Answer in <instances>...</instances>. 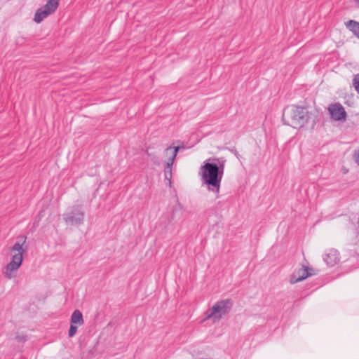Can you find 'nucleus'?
I'll list each match as a JSON object with an SVG mask.
<instances>
[{"instance_id":"10","label":"nucleus","mask_w":359,"mask_h":359,"mask_svg":"<svg viewBox=\"0 0 359 359\" xmlns=\"http://www.w3.org/2000/svg\"><path fill=\"white\" fill-rule=\"evenodd\" d=\"M323 260L328 266H334L339 261V252L337 250L330 249L323 256Z\"/></svg>"},{"instance_id":"11","label":"nucleus","mask_w":359,"mask_h":359,"mask_svg":"<svg viewBox=\"0 0 359 359\" xmlns=\"http://www.w3.org/2000/svg\"><path fill=\"white\" fill-rule=\"evenodd\" d=\"M70 323L71 324L77 326H81L83 325L84 320L83 318V314L79 310L76 309L74 311L71 316Z\"/></svg>"},{"instance_id":"6","label":"nucleus","mask_w":359,"mask_h":359,"mask_svg":"<svg viewBox=\"0 0 359 359\" xmlns=\"http://www.w3.org/2000/svg\"><path fill=\"white\" fill-rule=\"evenodd\" d=\"M179 149V147H168L165 150V156H168V161L164 168V175L165 180L168 182L169 187H171L172 184V166L174 163Z\"/></svg>"},{"instance_id":"7","label":"nucleus","mask_w":359,"mask_h":359,"mask_svg":"<svg viewBox=\"0 0 359 359\" xmlns=\"http://www.w3.org/2000/svg\"><path fill=\"white\" fill-rule=\"evenodd\" d=\"M63 219L68 224L80 225L83 223L84 212L81 210V206H74L69 212L63 215Z\"/></svg>"},{"instance_id":"5","label":"nucleus","mask_w":359,"mask_h":359,"mask_svg":"<svg viewBox=\"0 0 359 359\" xmlns=\"http://www.w3.org/2000/svg\"><path fill=\"white\" fill-rule=\"evenodd\" d=\"M59 2L60 0H48L43 6L38 8L34 17V22L40 23L43 19L53 13L57 8Z\"/></svg>"},{"instance_id":"12","label":"nucleus","mask_w":359,"mask_h":359,"mask_svg":"<svg viewBox=\"0 0 359 359\" xmlns=\"http://www.w3.org/2000/svg\"><path fill=\"white\" fill-rule=\"evenodd\" d=\"M346 27L359 39V22L355 20H349L346 22Z\"/></svg>"},{"instance_id":"4","label":"nucleus","mask_w":359,"mask_h":359,"mask_svg":"<svg viewBox=\"0 0 359 359\" xmlns=\"http://www.w3.org/2000/svg\"><path fill=\"white\" fill-rule=\"evenodd\" d=\"M232 306L233 302L230 299L218 301L205 311V319L212 323L219 322L230 311Z\"/></svg>"},{"instance_id":"15","label":"nucleus","mask_w":359,"mask_h":359,"mask_svg":"<svg viewBox=\"0 0 359 359\" xmlns=\"http://www.w3.org/2000/svg\"><path fill=\"white\" fill-rule=\"evenodd\" d=\"M353 158L355 163L359 165V149L355 151Z\"/></svg>"},{"instance_id":"14","label":"nucleus","mask_w":359,"mask_h":359,"mask_svg":"<svg viewBox=\"0 0 359 359\" xmlns=\"http://www.w3.org/2000/svg\"><path fill=\"white\" fill-rule=\"evenodd\" d=\"M353 85L355 88V90L359 94V74H356L354 76L353 79Z\"/></svg>"},{"instance_id":"13","label":"nucleus","mask_w":359,"mask_h":359,"mask_svg":"<svg viewBox=\"0 0 359 359\" xmlns=\"http://www.w3.org/2000/svg\"><path fill=\"white\" fill-rule=\"evenodd\" d=\"M77 327H78L77 325L70 324V327H69V332H68L69 337H72L76 334V333L77 332Z\"/></svg>"},{"instance_id":"1","label":"nucleus","mask_w":359,"mask_h":359,"mask_svg":"<svg viewBox=\"0 0 359 359\" xmlns=\"http://www.w3.org/2000/svg\"><path fill=\"white\" fill-rule=\"evenodd\" d=\"M199 173L203 184L207 186L208 189L219 194L224 175V164L218 165L215 163L205 162L200 168Z\"/></svg>"},{"instance_id":"3","label":"nucleus","mask_w":359,"mask_h":359,"mask_svg":"<svg viewBox=\"0 0 359 359\" xmlns=\"http://www.w3.org/2000/svg\"><path fill=\"white\" fill-rule=\"evenodd\" d=\"M25 241L23 243H20L18 242L15 243L11 248V260L9 263L7 264L4 270L3 271V274L8 279H12L15 276V272L22 265L23 261V254L25 252V249L23 248V244L25 243Z\"/></svg>"},{"instance_id":"2","label":"nucleus","mask_w":359,"mask_h":359,"mask_svg":"<svg viewBox=\"0 0 359 359\" xmlns=\"http://www.w3.org/2000/svg\"><path fill=\"white\" fill-rule=\"evenodd\" d=\"M310 113L306 107L291 105L285 108L283 120L293 128H302L308 123Z\"/></svg>"},{"instance_id":"8","label":"nucleus","mask_w":359,"mask_h":359,"mask_svg":"<svg viewBox=\"0 0 359 359\" xmlns=\"http://www.w3.org/2000/svg\"><path fill=\"white\" fill-rule=\"evenodd\" d=\"M328 111L331 118L334 121H343L346 119V112L344 107L339 102L330 104L328 107Z\"/></svg>"},{"instance_id":"9","label":"nucleus","mask_w":359,"mask_h":359,"mask_svg":"<svg viewBox=\"0 0 359 359\" xmlns=\"http://www.w3.org/2000/svg\"><path fill=\"white\" fill-rule=\"evenodd\" d=\"M313 269L303 266L294 271L290 276V283L294 284L298 282L302 281L308 277L312 276L311 271Z\"/></svg>"},{"instance_id":"16","label":"nucleus","mask_w":359,"mask_h":359,"mask_svg":"<svg viewBox=\"0 0 359 359\" xmlns=\"http://www.w3.org/2000/svg\"><path fill=\"white\" fill-rule=\"evenodd\" d=\"M231 151L234 154V155H235L237 158H238L239 154H238V151H237L236 150H234V151H233V150H231Z\"/></svg>"}]
</instances>
